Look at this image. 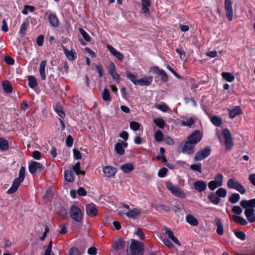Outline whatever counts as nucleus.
<instances>
[{
  "mask_svg": "<svg viewBox=\"0 0 255 255\" xmlns=\"http://www.w3.org/2000/svg\"><path fill=\"white\" fill-rule=\"evenodd\" d=\"M240 205L245 209V214L250 223L255 222V198L247 200H243L240 202Z\"/></svg>",
  "mask_w": 255,
  "mask_h": 255,
  "instance_id": "1",
  "label": "nucleus"
},
{
  "mask_svg": "<svg viewBox=\"0 0 255 255\" xmlns=\"http://www.w3.org/2000/svg\"><path fill=\"white\" fill-rule=\"evenodd\" d=\"M25 168L24 166H21L18 174V177L14 179L11 187L7 191L8 194H12L15 192L20 183H21L25 178Z\"/></svg>",
  "mask_w": 255,
  "mask_h": 255,
  "instance_id": "2",
  "label": "nucleus"
},
{
  "mask_svg": "<svg viewBox=\"0 0 255 255\" xmlns=\"http://www.w3.org/2000/svg\"><path fill=\"white\" fill-rule=\"evenodd\" d=\"M128 252L131 255H142L143 245L139 241L132 239Z\"/></svg>",
  "mask_w": 255,
  "mask_h": 255,
  "instance_id": "3",
  "label": "nucleus"
},
{
  "mask_svg": "<svg viewBox=\"0 0 255 255\" xmlns=\"http://www.w3.org/2000/svg\"><path fill=\"white\" fill-rule=\"evenodd\" d=\"M165 185L166 187L173 195L183 199L186 197V194L182 189L177 186H174L170 182H167Z\"/></svg>",
  "mask_w": 255,
  "mask_h": 255,
  "instance_id": "4",
  "label": "nucleus"
},
{
  "mask_svg": "<svg viewBox=\"0 0 255 255\" xmlns=\"http://www.w3.org/2000/svg\"><path fill=\"white\" fill-rule=\"evenodd\" d=\"M227 186L229 188L236 190L241 194H244L246 192L245 187L242 185L238 181L230 178L227 182Z\"/></svg>",
  "mask_w": 255,
  "mask_h": 255,
  "instance_id": "5",
  "label": "nucleus"
},
{
  "mask_svg": "<svg viewBox=\"0 0 255 255\" xmlns=\"http://www.w3.org/2000/svg\"><path fill=\"white\" fill-rule=\"evenodd\" d=\"M70 214L71 218L77 222L83 220V215L80 209L75 206H72L70 209Z\"/></svg>",
  "mask_w": 255,
  "mask_h": 255,
  "instance_id": "6",
  "label": "nucleus"
},
{
  "mask_svg": "<svg viewBox=\"0 0 255 255\" xmlns=\"http://www.w3.org/2000/svg\"><path fill=\"white\" fill-rule=\"evenodd\" d=\"M223 175L221 174H218L215 177V180H212L208 183V187L211 190H214L218 187L223 185Z\"/></svg>",
  "mask_w": 255,
  "mask_h": 255,
  "instance_id": "7",
  "label": "nucleus"
},
{
  "mask_svg": "<svg viewBox=\"0 0 255 255\" xmlns=\"http://www.w3.org/2000/svg\"><path fill=\"white\" fill-rule=\"evenodd\" d=\"M210 147H206L202 150L197 152L194 158L195 161H201L208 157L211 154Z\"/></svg>",
  "mask_w": 255,
  "mask_h": 255,
  "instance_id": "8",
  "label": "nucleus"
},
{
  "mask_svg": "<svg viewBox=\"0 0 255 255\" xmlns=\"http://www.w3.org/2000/svg\"><path fill=\"white\" fill-rule=\"evenodd\" d=\"M44 169L43 165L36 161H32L28 166V170L29 172L34 174L36 172H41Z\"/></svg>",
  "mask_w": 255,
  "mask_h": 255,
  "instance_id": "9",
  "label": "nucleus"
},
{
  "mask_svg": "<svg viewBox=\"0 0 255 255\" xmlns=\"http://www.w3.org/2000/svg\"><path fill=\"white\" fill-rule=\"evenodd\" d=\"M223 133L225 140L226 149L227 150H230L233 146V141L231 133L227 128H225L223 130Z\"/></svg>",
  "mask_w": 255,
  "mask_h": 255,
  "instance_id": "10",
  "label": "nucleus"
},
{
  "mask_svg": "<svg viewBox=\"0 0 255 255\" xmlns=\"http://www.w3.org/2000/svg\"><path fill=\"white\" fill-rule=\"evenodd\" d=\"M225 9L228 20L229 21L232 20L233 18V11L231 0H225Z\"/></svg>",
  "mask_w": 255,
  "mask_h": 255,
  "instance_id": "11",
  "label": "nucleus"
},
{
  "mask_svg": "<svg viewBox=\"0 0 255 255\" xmlns=\"http://www.w3.org/2000/svg\"><path fill=\"white\" fill-rule=\"evenodd\" d=\"M202 138V134L198 130H196L187 137V140L193 143L195 145L199 142Z\"/></svg>",
  "mask_w": 255,
  "mask_h": 255,
  "instance_id": "12",
  "label": "nucleus"
},
{
  "mask_svg": "<svg viewBox=\"0 0 255 255\" xmlns=\"http://www.w3.org/2000/svg\"><path fill=\"white\" fill-rule=\"evenodd\" d=\"M195 145L187 139L184 144L181 146V151L183 153L190 154L194 152Z\"/></svg>",
  "mask_w": 255,
  "mask_h": 255,
  "instance_id": "13",
  "label": "nucleus"
},
{
  "mask_svg": "<svg viewBox=\"0 0 255 255\" xmlns=\"http://www.w3.org/2000/svg\"><path fill=\"white\" fill-rule=\"evenodd\" d=\"M196 121V119L194 117H184L183 120L180 121V125L181 127H187L191 128L195 124Z\"/></svg>",
  "mask_w": 255,
  "mask_h": 255,
  "instance_id": "14",
  "label": "nucleus"
},
{
  "mask_svg": "<svg viewBox=\"0 0 255 255\" xmlns=\"http://www.w3.org/2000/svg\"><path fill=\"white\" fill-rule=\"evenodd\" d=\"M109 73L112 77L113 79L115 80L117 83L120 81V76L116 72L115 69V65L114 63L111 62L108 68Z\"/></svg>",
  "mask_w": 255,
  "mask_h": 255,
  "instance_id": "15",
  "label": "nucleus"
},
{
  "mask_svg": "<svg viewBox=\"0 0 255 255\" xmlns=\"http://www.w3.org/2000/svg\"><path fill=\"white\" fill-rule=\"evenodd\" d=\"M85 209L87 214L90 217H95L98 214L96 206L93 203L86 205Z\"/></svg>",
  "mask_w": 255,
  "mask_h": 255,
  "instance_id": "16",
  "label": "nucleus"
},
{
  "mask_svg": "<svg viewBox=\"0 0 255 255\" xmlns=\"http://www.w3.org/2000/svg\"><path fill=\"white\" fill-rule=\"evenodd\" d=\"M103 171L106 177L110 178L114 176L117 171V170L114 167L106 166L103 168Z\"/></svg>",
  "mask_w": 255,
  "mask_h": 255,
  "instance_id": "17",
  "label": "nucleus"
},
{
  "mask_svg": "<svg viewBox=\"0 0 255 255\" xmlns=\"http://www.w3.org/2000/svg\"><path fill=\"white\" fill-rule=\"evenodd\" d=\"M194 188L195 190L199 192L205 191L207 188V184L203 180H198L193 183Z\"/></svg>",
  "mask_w": 255,
  "mask_h": 255,
  "instance_id": "18",
  "label": "nucleus"
},
{
  "mask_svg": "<svg viewBox=\"0 0 255 255\" xmlns=\"http://www.w3.org/2000/svg\"><path fill=\"white\" fill-rule=\"evenodd\" d=\"M141 210L139 208H133L129 210L126 213V216L129 218L135 219L141 214Z\"/></svg>",
  "mask_w": 255,
  "mask_h": 255,
  "instance_id": "19",
  "label": "nucleus"
},
{
  "mask_svg": "<svg viewBox=\"0 0 255 255\" xmlns=\"http://www.w3.org/2000/svg\"><path fill=\"white\" fill-rule=\"evenodd\" d=\"M107 48L112 55L115 56L120 61H123L124 56L122 53L117 51L111 45H108Z\"/></svg>",
  "mask_w": 255,
  "mask_h": 255,
  "instance_id": "20",
  "label": "nucleus"
},
{
  "mask_svg": "<svg viewBox=\"0 0 255 255\" xmlns=\"http://www.w3.org/2000/svg\"><path fill=\"white\" fill-rule=\"evenodd\" d=\"M164 230L166 234L168 236L169 238H170L175 244H176L178 246L181 245L177 238L174 236L172 231L169 228L165 227L164 228Z\"/></svg>",
  "mask_w": 255,
  "mask_h": 255,
  "instance_id": "21",
  "label": "nucleus"
},
{
  "mask_svg": "<svg viewBox=\"0 0 255 255\" xmlns=\"http://www.w3.org/2000/svg\"><path fill=\"white\" fill-rule=\"evenodd\" d=\"M152 80L153 79L151 76L145 77L138 79L137 85L148 86L151 84Z\"/></svg>",
  "mask_w": 255,
  "mask_h": 255,
  "instance_id": "22",
  "label": "nucleus"
},
{
  "mask_svg": "<svg viewBox=\"0 0 255 255\" xmlns=\"http://www.w3.org/2000/svg\"><path fill=\"white\" fill-rule=\"evenodd\" d=\"M29 25V21L28 18H25L20 26L19 33L22 36H24L26 34V31Z\"/></svg>",
  "mask_w": 255,
  "mask_h": 255,
  "instance_id": "23",
  "label": "nucleus"
},
{
  "mask_svg": "<svg viewBox=\"0 0 255 255\" xmlns=\"http://www.w3.org/2000/svg\"><path fill=\"white\" fill-rule=\"evenodd\" d=\"M46 60H43L41 61L39 65V71L42 80H45L46 79L45 66L46 65Z\"/></svg>",
  "mask_w": 255,
  "mask_h": 255,
  "instance_id": "24",
  "label": "nucleus"
},
{
  "mask_svg": "<svg viewBox=\"0 0 255 255\" xmlns=\"http://www.w3.org/2000/svg\"><path fill=\"white\" fill-rule=\"evenodd\" d=\"M48 20L52 26L54 27L58 26L59 24V20L55 14H50L48 16Z\"/></svg>",
  "mask_w": 255,
  "mask_h": 255,
  "instance_id": "25",
  "label": "nucleus"
},
{
  "mask_svg": "<svg viewBox=\"0 0 255 255\" xmlns=\"http://www.w3.org/2000/svg\"><path fill=\"white\" fill-rule=\"evenodd\" d=\"M242 114V111L239 106H236L234 109L229 110V116L231 119Z\"/></svg>",
  "mask_w": 255,
  "mask_h": 255,
  "instance_id": "26",
  "label": "nucleus"
},
{
  "mask_svg": "<svg viewBox=\"0 0 255 255\" xmlns=\"http://www.w3.org/2000/svg\"><path fill=\"white\" fill-rule=\"evenodd\" d=\"M208 199L214 205H218L221 202V199L216 193L212 192L208 196Z\"/></svg>",
  "mask_w": 255,
  "mask_h": 255,
  "instance_id": "27",
  "label": "nucleus"
},
{
  "mask_svg": "<svg viewBox=\"0 0 255 255\" xmlns=\"http://www.w3.org/2000/svg\"><path fill=\"white\" fill-rule=\"evenodd\" d=\"M64 52L65 54L66 55L67 58L69 60H74L77 57V54L75 51L74 50H72L71 51L68 50V49L64 48Z\"/></svg>",
  "mask_w": 255,
  "mask_h": 255,
  "instance_id": "28",
  "label": "nucleus"
},
{
  "mask_svg": "<svg viewBox=\"0 0 255 255\" xmlns=\"http://www.w3.org/2000/svg\"><path fill=\"white\" fill-rule=\"evenodd\" d=\"M150 0H141L142 10L144 13H149L148 7L150 6Z\"/></svg>",
  "mask_w": 255,
  "mask_h": 255,
  "instance_id": "29",
  "label": "nucleus"
},
{
  "mask_svg": "<svg viewBox=\"0 0 255 255\" xmlns=\"http://www.w3.org/2000/svg\"><path fill=\"white\" fill-rule=\"evenodd\" d=\"M121 168L124 173H128L132 171L134 167L132 163H127L123 165Z\"/></svg>",
  "mask_w": 255,
  "mask_h": 255,
  "instance_id": "30",
  "label": "nucleus"
},
{
  "mask_svg": "<svg viewBox=\"0 0 255 255\" xmlns=\"http://www.w3.org/2000/svg\"><path fill=\"white\" fill-rule=\"evenodd\" d=\"M186 221L189 224L193 226H196L198 225V220L191 215H187L186 216Z\"/></svg>",
  "mask_w": 255,
  "mask_h": 255,
  "instance_id": "31",
  "label": "nucleus"
},
{
  "mask_svg": "<svg viewBox=\"0 0 255 255\" xmlns=\"http://www.w3.org/2000/svg\"><path fill=\"white\" fill-rule=\"evenodd\" d=\"M125 242L122 239H119L117 240L113 245V249L116 251H118L123 249L124 246Z\"/></svg>",
  "mask_w": 255,
  "mask_h": 255,
  "instance_id": "32",
  "label": "nucleus"
},
{
  "mask_svg": "<svg viewBox=\"0 0 255 255\" xmlns=\"http://www.w3.org/2000/svg\"><path fill=\"white\" fill-rule=\"evenodd\" d=\"M216 223L217 226V233L219 235H222L224 234V228L223 224L221 222V220L218 218L216 217L215 219Z\"/></svg>",
  "mask_w": 255,
  "mask_h": 255,
  "instance_id": "33",
  "label": "nucleus"
},
{
  "mask_svg": "<svg viewBox=\"0 0 255 255\" xmlns=\"http://www.w3.org/2000/svg\"><path fill=\"white\" fill-rule=\"evenodd\" d=\"M55 111L61 118L63 119L65 118V114L63 110L61 105L59 103L56 104Z\"/></svg>",
  "mask_w": 255,
  "mask_h": 255,
  "instance_id": "34",
  "label": "nucleus"
},
{
  "mask_svg": "<svg viewBox=\"0 0 255 255\" xmlns=\"http://www.w3.org/2000/svg\"><path fill=\"white\" fill-rule=\"evenodd\" d=\"M8 147L9 144L8 141L3 138H0V150L6 151L8 149Z\"/></svg>",
  "mask_w": 255,
  "mask_h": 255,
  "instance_id": "35",
  "label": "nucleus"
},
{
  "mask_svg": "<svg viewBox=\"0 0 255 255\" xmlns=\"http://www.w3.org/2000/svg\"><path fill=\"white\" fill-rule=\"evenodd\" d=\"M64 177L66 181L72 182L74 180L73 173L71 170H66L64 172Z\"/></svg>",
  "mask_w": 255,
  "mask_h": 255,
  "instance_id": "36",
  "label": "nucleus"
},
{
  "mask_svg": "<svg viewBox=\"0 0 255 255\" xmlns=\"http://www.w3.org/2000/svg\"><path fill=\"white\" fill-rule=\"evenodd\" d=\"M222 77L227 82H232L235 80L234 75L229 72H223Z\"/></svg>",
  "mask_w": 255,
  "mask_h": 255,
  "instance_id": "37",
  "label": "nucleus"
},
{
  "mask_svg": "<svg viewBox=\"0 0 255 255\" xmlns=\"http://www.w3.org/2000/svg\"><path fill=\"white\" fill-rule=\"evenodd\" d=\"M233 220L237 223L240 224L242 225H246L248 224L247 221L243 217L237 215L233 216Z\"/></svg>",
  "mask_w": 255,
  "mask_h": 255,
  "instance_id": "38",
  "label": "nucleus"
},
{
  "mask_svg": "<svg viewBox=\"0 0 255 255\" xmlns=\"http://www.w3.org/2000/svg\"><path fill=\"white\" fill-rule=\"evenodd\" d=\"M3 89L7 93H11L12 92V87L8 81L2 82Z\"/></svg>",
  "mask_w": 255,
  "mask_h": 255,
  "instance_id": "39",
  "label": "nucleus"
},
{
  "mask_svg": "<svg viewBox=\"0 0 255 255\" xmlns=\"http://www.w3.org/2000/svg\"><path fill=\"white\" fill-rule=\"evenodd\" d=\"M115 150L120 155H123L125 153V149L122 143L118 142L115 145Z\"/></svg>",
  "mask_w": 255,
  "mask_h": 255,
  "instance_id": "40",
  "label": "nucleus"
},
{
  "mask_svg": "<svg viewBox=\"0 0 255 255\" xmlns=\"http://www.w3.org/2000/svg\"><path fill=\"white\" fill-rule=\"evenodd\" d=\"M102 97L104 101L111 102L112 100L109 91L107 88L104 89L102 93Z\"/></svg>",
  "mask_w": 255,
  "mask_h": 255,
  "instance_id": "41",
  "label": "nucleus"
},
{
  "mask_svg": "<svg viewBox=\"0 0 255 255\" xmlns=\"http://www.w3.org/2000/svg\"><path fill=\"white\" fill-rule=\"evenodd\" d=\"M80 163L79 162H77L73 166V170L75 173V174L77 175L79 174L85 175V172L84 171L80 170Z\"/></svg>",
  "mask_w": 255,
  "mask_h": 255,
  "instance_id": "42",
  "label": "nucleus"
},
{
  "mask_svg": "<svg viewBox=\"0 0 255 255\" xmlns=\"http://www.w3.org/2000/svg\"><path fill=\"white\" fill-rule=\"evenodd\" d=\"M211 121L216 127H220L222 124V120L217 116H215L212 117Z\"/></svg>",
  "mask_w": 255,
  "mask_h": 255,
  "instance_id": "43",
  "label": "nucleus"
},
{
  "mask_svg": "<svg viewBox=\"0 0 255 255\" xmlns=\"http://www.w3.org/2000/svg\"><path fill=\"white\" fill-rule=\"evenodd\" d=\"M126 77L129 79L132 83L135 85H137L138 79H136V77L130 72H127Z\"/></svg>",
  "mask_w": 255,
  "mask_h": 255,
  "instance_id": "44",
  "label": "nucleus"
},
{
  "mask_svg": "<svg viewBox=\"0 0 255 255\" xmlns=\"http://www.w3.org/2000/svg\"><path fill=\"white\" fill-rule=\"evenodd\" d=\"M28 85L31 88H34L37 85V83L35 77L33 76L28 77Z\"/></svg>",
  "mask_w": 255,
  "mask_h": 255,
  "instance_id": "45",
  "label": "nucleus"
},
{
  "mask_svg": "<svg viewBox=\"0 0 255 255\" xmlns=\"http://www.w3.org/2000/svg\"><path fill=\"white\" fill-rule=\"evenodd\" d=\"M153 122L154 124L159 128H162L164 127L165 122L162 118L155 119H154Z\"/></svg>",
  "mask_w": 255,
  "mask_h": 255,
  "instance_id": "46",
  "label": "nucleus"
},
{
  "mask_svg": "<svg viewBox=\"0 0 255 255\" xmlns=\"http://www.w3.org/2000/svg\"><path fill=\"white\" fill-rule=\"evenodd\" d=\"M240 199V195L238 193H234L229 197V201L233 204L237 203Z\"/></svg>",
  "mask_w": 255,
  "mask_h": 255,
  "instance_id": "47",
  "label": "nucleus"
},
{
  "mask_svg": "<svg viewBox=\"0 0 255 255\" xmlns=\"http://www.w3.org/2000/svg\"><path fill=\"white\" fill-rule=\"evenodd\" d=\"M227 190L223 188H220L216 191L215 193L220 198L221 197H225L227 195Z\"/></svg>",
  "mask_w": 255,
  "mask_h": 255,
  "instance_id": "48",
  "label": "nucleus"
},
{
  "mask_svg": "<svg viewBox=\"0 0 255 255\" xmlns=\"http://www.w3.org/2000/svg\"><path fill=\"white\" fill-rule=\"evenodd\" d=\"M79 31L82 35L83 38L88 42L90 41L91 37L90 35L82 28H79Z\"/></svg>",
  "mask_w": 255,
  "mask_h": 255,
  "instance_id": "49",
  "label": "nucleus"
},
{
  "mask_svg": "<svg viewBox=\"0 0 255 255\" xmlns=\"http://www.w3.org/2000/svg\"><path fill=\"white\" fill-rule=\"evenodd\" d=\"M155 140L158 142H160L163 139V135L162 132L160 130H157L154 135Z\"/></svg>",
  "mask_w": 255,
  "mask_h": 255,
  "instance_id": "50",
  "label": "nucleus"
},
{
  "mask_svg": "<svg viewBox=\"0 0 255 255\" xmlns=\"http://www.w3.org/2000/svg\"><path fill=\"white\" fill-rule=\"evenodd\" d=\"M155 107L163 112H167L169 110V108L165 104H157L155 106Z\"/></svg>",
  "mask_w": 255,
  "mask_h": 255,
  "instance_id": "51",
  "label": "nucleus"
},
{
  "mask_svg": "<svg viewBox=\"0 0 255 255\" xmlns=\"http://www.w3.org/2000/svg\"><path fill=\"white\" fill-rule=\"evenodd\" d=\"M201 167L202 165L200 163L197 164H194L190 165V168L193 171H197L199 173H201Z\"/></svg>",
  "mask_w": 255,
  "mask_h": 255,
  "instance_id": "52",
  "label": "nucleus"
},
{
  "mask_svg": "<svg viewBox=\"0 0 255 255\" xmlns=\"http://www.w3.org/2000/svg\"><path fill=\"white\" fill-rule=\"evenodd\" d=\"M140 124L136 122H131L129 123L130 128L134 131H136L139 129Z\"/></svg>",
  "mask_w": 255,
  "mask_h": 255,
  "instance_id": "53",
  "label": "nucleus"
},
{
  "mask_svg": "<svg viewBox=\"0 0 255 255\" xmlns=\"http://www.w3.org/2000/svg\"><path fill=\"white\" fill-rule=\"evenodd\" d=\"M159 76H161V80L163 82H165L168 80V76L166 72L163 70H161L159 73Z\"/></svg>",
  "mask_w": 255,
  "mask_h": 255,
  "instance_id": "54",
  "label": "nucleus"
},
{
  "mask_svg": "<svg viewBox=\"0 0 255 255\" xmlns=\"http://www.w3.org/2000/svg\"><path fill=\"white\" fill-rule=\"evenodd\" d=\"M235 234L238 238L242 241H244L246 239V234L242 231H237Z\"/></svg>",
  "mask_w": 255,
  "mask_h": 255,
  "instance_id": "55",
  "label": "nucleus"
},
{
  "mask_svg": "<svg viewBox=\"0 0 255 255\" xmlns=\"http://www.w3.org/2000/svg\"><path fill=\"white\" fill-rule=\"evenodd\" d=\"M176 51L180 55L181 59L185 60L186 59V53L183 50L180 48H177Z\"/></svg>",
  "mask_w": 255,
  "mask_h": 255,
  "instance_id": "56",
  "label": "nucleus"
},
{
  "mask_svg": "<svg viewBox=\"0 0 255 255\" xmlns=\"http://www.w3.org/2000/svg\"><path fill=\"white\" fill-rule=\"evenodd\" d=\"M134 234L136 235L137 236H138L139 237V238L140 239H143L145 237L144 233L142 232L141 230L140 229H136L134 231Z\"/></svg>",
  "mask_w": 255,
  "mask_h": 255,
  "instance_id": "57",
  "label": "nucleus"
},
{
  "mask_svg": "<svg viewBox=\"0 0 255 255\" xmlns=\"http://www.w3.org/2000/svg\"><path fill=\"white\" fill-rule=\"evenodd\" d=\"M232 211L237 215H240L242 212V209L239 206H235L232 208Z\"/></svg>",
  "mask_w": 255,
  "mask_h": 255,
  "instance_id": "58",
  "label": "nucleus"
},
{
  "mask_svg": "<svg viewBox=\"0 0 255 255\" xmlns=\"http://www.w3.org/2000/svg\"><path fill=\"white\" fill-rule=\"evenodd\" d=\"M73 140L71 135L67 136L66 139V144L67 146L71 147L73 145Z\"/></svg>",
  "mask_w": 255,
  "mask_h": 255,
  "instance_id": "59",
  "label": "nucleus"
},
{
  "mask_svg": "<svg viewBox=\"0 0 255 255\" xmlns=\"http://www.w3.org/2000/svg\"><path fill=\"white\" fill-rule=\"evenodd\" d=\"M167 171L168 169L165 167H163L159 170L158 173V175L160 177H164L166 175Z\"/></svg>",
  "mask_w": 255,
  "mask_h": 255,
  "instance_id": "60",
  "label": "nucleus"
},
{
  "mask_svg": "<svg viewBox=\"0 0 255 255\" xmlns=\"http://www.w3.org/2000/svg\"><path fill=\"white\" fill-rule=\"evenodd\" d=\"M4 61L9 65H13L14 63V59L9 56H6L4 57Z\"/></svg>",
  "mask_w": 255,
  "mask_h": 255,
  "instance_id": "61",
  "label": "nucleus"
},
{
  "mask_svg": "<svg viewBox=\"0 0 255 255\" xmlns=\"http://www.w3.org/2000/svg\"><path fill=\"white\" fill-rule=\"evenodd\" d=\"M32 157L35 160H39L41 158V153L39 151H34L32 153Z\"/></svg>",
  "mask_w": 255,
  "mask_h": 255,
  "instance_id": "62",
  "label": "nucleus"
},
{
  "mask_svg": "<svg viewBox=\"0 0 255 255\" xmlns=\"http://www.w3.org/2000/svg\"><path fill=\"white\" fill-rule=\"evenodd\" d=\"M69 255H79L78 249L76 248H72L69 250Z\"/></svg>",
  "mask_w": 255,
  "mask_h": 255,
  "instance_id": "63",
  "label": "nucleus"
},
{
  "mask_svg": "<svg viewBox=\"0 0 255 255\" xmlns=\"http://www.w3.org/2000/svg\"><path fill=\"white\" fill-rule=\"evenodd\" d=\"M249 180L251 183L254 186H255V174L253 173L249 175Z\"/></svg>",
  "mask_w": 255,
  "mask_h": 255,
  "instance_id": "64",
  "label": "nucleus"
}]
</instances>
